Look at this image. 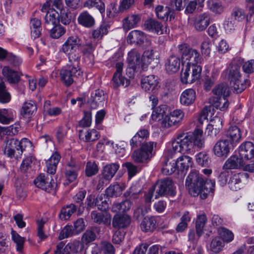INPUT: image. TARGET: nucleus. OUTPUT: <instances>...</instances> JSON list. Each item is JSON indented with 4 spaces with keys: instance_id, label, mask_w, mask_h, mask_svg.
<instances>
[{
    "instance_id": "nucleus-1",
    "label": "nucleus",
    "mask_w": 254,
    "mask_h": 254,
    "mask_svg": "<svg viewBox=\"0 0 254 254\" xmlns=\"http://www.w3.org/2000/svg\"><path fill=\"white\" fill-rule=\"evenodd\" d=\"M202 134L203 131L200 129H196L192 132L177 134L172 140V147L167 151V156L172 158L177 153L187 152L194 147H203L204 140Z\"/></svg>"
},
{
    "instance_id": "nucleus-2",
    "label": "nucleus",
    "mask_w": 254,
    "mask_h": 254,
    "mask_svg": "<svg viewBox=\"0 0 254 254\" xmlns=\"http://www.w3.org/2000/svg\"><path fill=\"white\" fill-rule=\"evenodd\" d=\"M186 186L190 195H198L201 199H205L210 193H213L215 182L207 180L205 182L197 171H191L186 180Z\"/></svg>"
},
{
    "instance_id": "nucleus-3",
    "label": "nucleus",
    "mask_w": 254,
    "mask_h": 254,
    "mask_svg": "<svg viewBox=\"0 0 254 254\" xmlns=\"http://www.w3.org/2000/svg\"><path fill=\"white\" fill-rule=\"evenodd\" d=\"M29 143V140L25 138L21 140L14 138L7 139L3 143V153L8 157L18 159L21 158L25 146Z\"/></svg>"
},
{
    "instance_id": "nucleus-4",
    "label": "nucleus",
    "mask_w": 254,
    "mask_h": 254,
    "mask_svg": "<svg viewBox=\"0 0 254 254\" xmlns=\"http://www.w3.org/2000/svg\"><path fill=\"white\" fill-rule=\"evenodd\" d=\"M179 49L182 55L183 65L193 69L194 66H201L198 64L201 63L203 59L196 50L190 48L185 44L179 45Z\"/></svg>"
},
{
    "instance_id": "nucleus-5",
    "label": "nucleus",
    "mask_w": 254,
    "mask_h": 254,
    "mask_svg": "<svg viewBox=\"0 0 254 254\" xmlns=\"http://www.w3.org/2000/svg\"><path fill=\"white\" fill-rule=\"evenodd\" d=\"M81 45V39L77 36H70L64 43L60 52L68 56V61L74 62V64L76 65L77 61H80V58L79 55L75 52Z\"/></svg>"
},
{
    "instance_id": "nucleus-6",
    "label": "nucleus",
    "mask_w": 254,
    "mask_h": 254,
    "mask_svg": "<svg viewBox=\"0 0 254 254\" xmlns=\"http://www.w3.org/2000/svg\"><path fill=\"white\" fill-rule=\"evenodd\" d=\"M79 62L77 61V65L74 62H70L61 71V78L66 86L70 85L74 81V78H81L83 72L79 67Z\"/></svg>"
},
{
    "instance_id": "nucleus-7",
    "label": "nucleus",
    "mask_w": 254,
    "mask_h": 254,
    "mask_svg": "<svg viewBox=\"0 0 254 254\" xmlns=\"http://www.w3.org/2000/svg\"><path fill=\"white\" fill-rule=\"evenodd\" d=\"M228 79L234 91L236 93H240L244 91L249 83L248 79L245 80L243 82L242 81L240 66L237 65H232L230 68Z\"/></svg>"
},
{
    "instance_id": "nucleus-8",
    "label": "nucleus",
    "mask_w": 254,
    "mask_h": 254,
    "mask_svg": "<svg viewBox=\"0 0 254 254\" xmlns=\"http://www.w3.org/2000/svg\"><path fill=\"white\" fill-rule=\"evenodd\" d=\"M153 186L157 193L155 198L164 195L174 196L176 194V187L172 180L168 178L158 181Z\"/></svg>"
},
{
    "instance_id": "nucleus-9",
    "label": "nucleus",
    "mask_w": 254,
    "mask_h": 254,
    "mask_svg": "<svg viewBox=\"0 0 254 254\" xmlns=\"http://www.w3.org/2000/svg\"><path fill=\"white\" fill-rule=\"evenodd\" d=\"M119 168L120 165L117 163H110L106 165L103 168L101 174L99 176L97 189H102L104 186L108 184Z\"/></svg>"
},
{
    "instance_id": "nucleus-10",
    "label": "nucleus",
    "mask_w": 254,
    "mask_h": 254,
    "mask_svg": "<svg viewBox=\"0 0 254 254\" xmlns=\"http://www.w3.org/2000/svg\"><path fill=\"white\" fill-rule=\"evenodd\" d=\"M202 71L201 66L193 68L183 65L181 73V80L184 84L192 83L199 79Z\"/></svg>"
},
{
    "instance_id": "nucleus-11",
    "label": "nucleus",
    "mask_w": 254,
    "mask_h": 254,
    "mask_svg": "<svg viewBox=\"0 0 254 254\" xmlns=\"http://www.w3.org/2000/svg\"><path fill=\"white\" fill-rule=\"evenodd\" d=\"M239 154L246 165L254 164V144L252 142L243 143L239 147Z\"/></svg>"
},
{
    "instance_id": "nucleus-12",
    "label": "nucleus",
    "mask_w": 254,
    "mask_h": 254,
    "mask_svg": "<svg viewBox=\"0 0 254 254\" xmlns=\"http://www.w3.org/2000/svg\"><path fill=\"white\" fill-rule=\"evenodd\" d=\"M50 2L46 1L41 7V11L46 12L45 16V22L47 25H55L59 21L60 14L54 8H50Z\"/></svg>"
},
{
    "instance_id": "nucleus-13",
    "label": "nucleus",
    "mask_w": 254,
    "mask_h": 254,
    "mask_svg": "<svg viewBox=\"0 0 254 254\" xmlns=\"http://www.w3.org/2000/svg\"><path fill=\"white\" fill-rule=\"evenodd\" d=\"M144 26L146 30L158 35L167 33V27L166 23H163L155 19H149L146 20Z\"/></svg>"
},
{
    "instance_id": "nucleus-14",
    "label": "nucleus",
    "mask_w": 254,
    "mask_h": 254,
    "mask_svg": "<svg viewBox=\"0 0 254 254\" xmlns=\"http://www.w3.org/2000/svg\"><path fill=\"white\" fill-rule=\"evenodd\" d=\"M123 67V64L122 63L119 62L116 64V71L112 78V86L114 88H117L120 86L127 87L130 83L128 80L122 76Z\"/></svg>"
},
{
    "instance_id": "nucleus-15",
    "label": "nucleus",
    "mask_w": 254,
    "mask_h": 254,
    "mask_svg": "<svg viewBox=\"0 0 254 254\" xmlns=\"http://www.w3.org/2000/svg\"><path fill=\"white\" fill-rule=\"evenodd\" d=\"M158 85L157 77L154 75L145 76L141 79V86L145 92H153Z\"/></svg>"
},
{
    "instance_id": "nucleus-16",
    "label": "nucleus",
    "mask_w": 254,
    "mask_h": 254,
    "mask_svg": "<svg viewBox=\"0 0 254 254\" xmlns=\"http://www.w3.org/2000/svg\"><path fill=\"white\" fill-rule=\"evenodd\" d=\"M230 141L227 139H222L216 142L213 147V152L218 157L227 156L230 149Z\"/></svg>"
},
{
    "instance_id": "nucleus-17",
    "label": "nucleus",
    "mask_w": 254,
    "mask_h": 254,
    "mask_svg": "<svg viewBox=\"0 0 254 254\" xmlns=\"http://www.w3.org/2000/svg\"><path fill=\"white\" fill-rule=\"evenodd\" d=\"M210 21V15L207 13H203L194 17L193 26L196 30L202 31L208 26Z\"/></svg>"
},
{
    "instance_id": "nucleus-18",
    "label": "nucleus",
    "mask_w": 254,
    "mask_h": 254,
    "mask_svg": "<svg viewBox=\"0 0 254 254\" xmlns=\"http://www.w3.org/2000/svg\"><path fill=\"white\" fill-rule=\"evenodd\" d=\"M91 217L94 222L98 224H104L109 226L111 223L112 216L110 214L106 212H98L93 211Z\"/></svg>"
},
{
    "instance_id": "nucleus-19",
    "label": "nucleus",
    "mask_w": 254,
    "mask_h": 254,
    "mask_svg": "<svg viewBox=\"0 0 254 254\" xmlns=\"http://www.w3.org/2000/svg\"><path fill=\"white\" fill-rule=\"evenodd\" d=\"M248 174L240 173L233 174L228 182L229 188L233 191H237L242 187V180L247 178Z\"/></svg>"
},
{
    "instance_id": "nucleus-20",
    "label": "nucleus",
    "mask_w": 254,
    "mask_h": 254,
    "mask_svg": "<svg viewBox=\"0 0 254 254\" xmlns=\"http://www.w3.org/2000/svg\"><path fill=\"white\" fill-rule=\"evenodd\" d=\"M246 166L242 157H239V155H234L226 160L223 168L224 170L237 169L242 166L246 168Z\"/></svg>"
},
{
    "instance_id": "nucleus-21",
    "label": "nucleus",
    "mask_w": 254,
    "mask_h": 254,
    "mask_svg": "<svg viewBox=\"0 0 254 254\" xmlns=\"http://www.w3.org/2000/svg\"><path fill=\"white\" fill-rule=\"evenodd\" d=\"M196 99V93L194 89L189 88L185 90L180 97V103L185 106L192 105Z\"/></svg>"
},
{
    "instance_id": "nucleus-22",
    "label": "nucleus",
    "mask_w": 254,
    "mask_h": 254,
    "mask_svg": "<svg viewBox=\"0 0 254 254\" xmlns=\"http://www.w3.org/2000/svg\"><path fill=\"white\" fill-rule=\"evenodd\" d=\"M80 169V165L75 162L71 161L67 163L65 175L69 182L75 180L78 176V172Z\"/></svg>"
},
{
    "instance_id": "nucleus-23",
    "label": "nucleus",
    "mask_w": 254,
    "mask_h": 254,
    "mask_svg": "<svg viewBox=\"0 0 254 254\" xmlns=\"http://www.w3.org/2000/svg\"><path fill=\"white\" fill-rule=\"evenodd\" d=\"M160 218L159 217H145L140 224V228L144 232L153 231L157 227V223Z\"/></svg>"
},
{
    "instance_id": "nucleus-24",
    "label": "nucleus",
    "mask_w": 254,
    "mask_h": 254,
    "mask_svg": "<svg viewBox=\"0 0 254 254\" xmlns=\"http://www.w3.org/2000/svg\"><path fill=\"white\" fill-rule=\"evenodd\" d=\"M127 41L130 44L136 43L141 45L145 41H147V38L143 32L135 30L129 32L127 36Z\"/></svg>"
},
{
    "instance_id": "nucleus-25",
    "label": "nucleus",
    "mask_w": 254,
    "mask_h": 254,
    "mask_svg": "<svg viewBox=\"0 0 254 254\" xmlns=\"http://www.w3.org/2000/svg\"><path fill=\"white\" fill-rule=\"evenodd\" d=\"M37 110V106L33 101L25 102L21 108V115L26 119H30L35 114Z\"/></svg>"
},
{
    "instance_id": "nucleus-26",
    "label": "nucleus",
    "mask_w": 254,
    "mask_h": 254,
    "mask_svg": "<svg viewBox=\"0 0 254 254\" xmlns=\"http://www.w3.org/2000/svg\"><path fill=\"white\" fill-rule=\"evenodd\" d=\"M180 59L176 56H170L165 64L167 72L170 74L175 73L179 70L180 67Z\"/></svg>"
},
{
    "instance_id": "nucleus-27",
    "label": "nucleus",
    "mask_w": 254,
    "mask_h": 254,
    "mask_svg": "<svg viewBox=\"0 0 254 254\" xmlns=\"http://www.w3.org/2000/svg\"><path fill=\"white\" fill-rule=\"evenodd\" d=\"M16 117V112L11 109H0V123L8 125L12 122Z\"/></svg>"
},
{
    "instance_id": "nucleus-28",
    "label": "nucleus",
    "mask_w": 254,
    "mask_h": 254,
    "mask_svg": "<svg viewBox=\"0 0 254 254\" xmlns=\"http://www.w3.org/2000/svg\"><path fill=\"white\" fill-rule=\"evenodd\" d=\"M155 12L156 16L159 19H166L171 21L174 18L173 12L171 9L170 6H163L162 5H158L155 8Z\"/></svg>"
},
{
    "instance_id": "nucleus-29",
    "label": "nucleus",
    "mask_w": 254,
    "mask_h": 254,
    "mask_svg": "<svg viewBox=\"0 0 254 254\" xmlns=\"http://www.w3.org/2000/svg\"><path fill=\"white\" fill-rule=\"evenodd\" d=\"M2 74L10 84L17 83L20 80V75L18 73L10 68L4 66L2 70Z\"/></svg>"
},
{
    "instance_id": "nucleus-30",
    "label": "nucleus",
    "mask_w": 254,
    "mask_h": 254,
    "mask_svg": "<svg viewBox=\"0 0 254 254\" xmlns=\"http://www.w3.org/2000/svg\"><path fill=\"white\" fill-rule=\"evenodd\" d=\"M176 162L177 169L181 171L188 170L192 165V158L187 155H181L177 158Z\"/></svg>"
},
{
    "instance_id": "nucleus-31",
    "label": "nucleus",
    "mask_w": 254,
    "mask_h": 254,
    "mask_svg": "<svg viewBox=\"0 0 254 254\" xmlns=\"http://www.w3.org/2000/svg\"><path fill=\"white\" fill-rule=\"evenodd\" d=\"M104 100V91L97 89L92 93L89 102L92 108H96L98 106L103 105V102Z\"/></svg>"
},
{
    "instance_id": "nucleus-32",
    "label": "nucleus",
    "mask_w": 254,
    "mask_h": 254,
    "mask_svg": "<svg viewBox=\"0 0 254 254\" xmlns=\"http://www.w3.org/2000/svg\"><path fill=\"white\" fill-rule=\"evenodd\" d=\"M130 223V218L127 215H115L113 219L112 225L115 228H124Z\"/></svg>"
},
{
    "instance_id": "nucleus-33",
    "label": "nucleus",
    "mask_w": 254,
    "mask_h": 254,
    "mask_svg": "<svg viewBox=\"0 0 254 254\" xmlns=\"http://www.w3.org/2000/svg\"><path fill=\"white\" fill-rule=\"evenodd\" d=\"M61 159L60 154L55 152L51 157L46 161L47 172L51 174H54L56 172L57 165Z\"/></svg>"
},
{
    "instance_id": "nucleus-34",
    "label": "nucleus",
    "mask_w": 254,
    "mask_h": 254,
    "mask_svg": "<svg viewBox=\"0 0 254 254\" xmlns=\"http://www.w3.org/2000/svg\"><path fill=\"white\" fill-rule=\"evenodd\" d=\"M212 93L216 98H227L230 95V91L227 84L221 83L213 89Z\"/></svg>"
},
{
    "instance_id": "nucleus-35",
    "label": "nucleus",
    "mask_w": 254,
    "mask_h": 254,
    "mask_svg": "<svg viewBox=\"0 0 254 254\" xmlns=\"http://www.w3.org/2000/svg\"><path fill=\"white\" fill-rule=\"evenodd\" d=\"M79 23L83 26L90 28L95 24L94 18L87 11H83L78 17Z\"/></svg>"
},
{
    "instance_id": "nucleus-36",
    "label": "nucleus",
    "mask_w": 254,
    "mask_h": 254,
    "mask_svg": "<svg viewBox=\"0 0 254 254\" xmlns=\"http://www.w3.org/2000/svg\"><path fill=\"white\" fill-rule=\"evenodd\" d=\"M109 25L106 23H102L100 26L92 31V37L97 41L101 40L104 35L108 33Z\"/></svg>"
},
{
    "instance_id": "nucleus-37",
    "label": "nucleus",
    "mask_w": 254,
    "mask_h": 254,
    "mask_svg": "<svg viewBox=\"0 0 254 254\" xmlns=\"http://www.w3.org/2000/svg\"><path fill=\"white\" fill-rule=\"evenodd\" d=\"M127 61L132 68L136 69L141 64V55L136 51H131L128 54Z\"/></svg>"
},
{
    "instance_id": "nucleus-38",
    "label": "nucleus",
    "mask_w": 254,
    "mask_h": 254,
    "mask_svg": "<svg viewBox=\"0 0 254 254\" xmlns=\"http://www.w3.org/2000/svg\"><path fill=\"white\" fill-rule=\"evenodd\" d=\"M140 20V17L138 15L133 14L127 16L124 19L123 27L126 30H129L137 25Z\"/></svg>"
},
{
    "instance_id": "nucleus-39",
    "label": "nucleus",
    "mask_w": 254,
    "mask_h": 254,
    "mask_svg": "<svg viewBox=\"0 0 254 254\" xmlns=\"http://www.w3.org/2000/svg\"><path fill=\"white\" fill-rule=\"evenodd\" d=\"M209 102L212 106L221 111L226 110L229 106L228 101L226 98H216L215 96L210 98Z\"/></svg>"
},
{
    "instance_id": "nucleus-40",
    "label": "nucleus",
    "mask_w": 254,
    "mask_h": 254,
    "mask_svg": "<svg viewBox=\"0 0 254 254\" xmlns=\"http://www.w3.org/2000/svg\"><path fill=\"white\" fill-rule=\"evenodd\" d=\"M79 137L81 140L85 141H93L99 138V132L95 130L91 129L86 131L81 130L79 131Z\"/></svg>"
},
{
    "instance_id": "nucleus-41",
    "label": "nucleus",
    "mask_w": 254,
    "mask_h": 254,
    "mask_svg": "<svg viewBox=\"0 0 254 254\" xmlns=\"http://www.w3.org/2000/svg\"><path fill=\"white\" fill-rule=\"evenodd\" d=\"M34 184L39 188L47 191H50L52 187L51 182H48L47 178L43 174H40L35 180Z\"/></svg>"
},
{
    "instance_id": "nucleus-42",
    "label": "nucleus",
    "mask_w": 254,
    "mask_h": 254,
    "mask_svg": "<svg viewBox=\"0 0 254 254\" xmlns=\"http://www.w3.org/2000/svg\"><path fill=\"white\" fill-rule=\"evenodd\" d=\"M76 207L74 204H70L63 207L59 214L60 218L62 220L68 219L71 215L76 210Z\"/></svg>"
},
{
    "instance_id": "nucleus-43",
    "label": "nucleus",
    "mask_w": 254,
    "mask_h": 254,
    "mask_svg": "<svg viewBox=\"0 0 254 254\" xmlns=\"http://www.w3.org/2000/svg\"><path fill=\"white\" fill-rule=\"evenodd\" d=\"M175 160L167 159L164 161L162 168V173L166 175L172 174L177 169Z\"/></svg>"
},
{
    "instance_id": "nucleus-44",
    "label": "nucleus",
    "mask_w": 254,
    "mask_h": 254,
    "mask_svg": "<svg viewBox=\"0 0 254 254\" xmlns=\"http://www.w3.org/2000/svg\"><path fill=\"white\" fill-rule=\"evenodd\" d=\"M207 217L204 214L197 216L195 222V232L198 236H201L203 233V229L207 222Z\"/></svg>"
},
{
    "instance_id": "nucleus-45",
    "label": "nucleus",
    "mask_w": 254,
    "mask_h": 254,
    "mask_svg": "<svg viewBox=\"0 0 254 254\" xmlns=\"http://www.w3.org/2000/svg\"><path fill=\"white\" fill-rule=\"evenodd\" d=\"M226 135L230 139V142H238L241 138L240 129L236 126L231 127L227 130Z\"/></svg>"
},
{
    "instance_id": "nucleus-46",
    "label": "nucleus",
    "mask_w": 254,
    "mask_h": 254,
    "mask_svg": "<svg viewBox=\"0 0 254 254\" xmlns=\"http://www.w3.org/2000/svg\"><path fill=\"white\" fill-rule=\"evenodd\" d=\"M191 217L189 211H186L181 217L180 222L176 227V230L178 233L184 231L188 227V223L190 221Z\"/></svg>"
},
{
    "instance_id": "nucleus-47",
    "label": "nucleus",
    "mask_w": 254,
    "mask_h": 254,
    "mask_svg": "<svg viewBox=\"0 0 254 254\" xmlns=\"http://www.w3.org/2000/svg\"><path fill=\"white\" fill-rule=\"evenodd\" d=\"M84 6L88 8L95 7L101 13H103L105 10V4L101 0H87L84 3Z\"/></svg>"
},
{
    "instance_id": "nucleus-48",
    "label": "nucleus",
    "mask_w": 254,
    "mask_h": 254,
    "mask_svg": "<svg viewBox=\"0 0 254 254\" xmlns=\"http://www.w3.org/2000/svg\"><path fill=\"white\" fill-rule=\"evenodd\" d=\"M157 143L150 141L143 143L140 149L151 159L155 154L154 148L156 146Z\"/></svg>"
},
{
    "instance_id": "nucleus-49",
    "label": "nucleus",
    "mask_w": 254,
    "mask_h": 254,
    "mask_svg": "<svg viewBox=\"0 0 254 254\" xmlns=\"http://www.w3.org/2000/svg\"><path fill=\"white\" fill-rule=\"evenodd\" d=\"M108 200L109 198L106 194L103 193L99 194L96 198L95 202L98 209L102 211H106L109 207Z\"/></svg>"
},
{
    "instance_id": "nucleus-50",
    "label": "nucleus",
    "mask_w": 254,
    "mask_h": 254,
    "mask_svg": "<svg viewBox=\"0 0 254 254\" xmlns=\"http://www.w3.org/2000/svg\"><path fill=\"white\" fill-rule=\"evenodd\" d=\"M169 111V108L166 105H160L153 110L151 115L152 118L153 120H159Z\"/></svg>"
},
{
    "instance_id": "nucleus-51",
    "label": "nucleus",
    "mask_w": 254,
    "mask_h": 254,
    "mask_svg": "<svg viewBox=\"0 0 254 254\" xmlns=\"http://www.w3.org/2000/svg\"><path fill=\"white\" fill-rule=\"evenodd\" d=\"M132 158L135 162L137 163H147L150 160V158L140 149L133 151L132 154Z\"/></svg>"
},
{
    "instance_id": "nucleus-52",
    "label": "nucleus",
    "mask_w": 254,
    "mask_h": 254,
    "mask_svg": "<svg viewBox=\"0 0 254 254\" xmlns=\"http://www.w3.org/2000/svg\"><path fill=\"white\" fill-rule=\"evenodd\" d=\"M196 161L203 167H208L211 163V160L208 155L205 152H201L195 156Z\"/></svg>"
},
{
    "instance_id": "nucleus-53",
    "label": "nucleus",
    "mask_w": 254,
    "mask_h": 254,
    "mask_svg": "<svg viewBox=\"0 0 254 254\" xmlns=\"http://www.w3.org/2000/svg\"><path fill=\"white\" fill-rule=\"evenodd\" d=\"M11 100V95L6 89L4 83L0 82V102L3 104L8 103Z\"/></svg>"
},
{
    "instance_id": "nucleus-54",
    "label": "nucleus",
    "mask_w": 254,
    "mask_h": 254,
    "mask_svg": "<svg viewBox=\"0 0 254 254\" xmlns=\"http://www.w3.org/2000/svg\"><path fill=\"white\" fill-rule=\"evenodd\" d=\"M12 239L16 244V250L18 252H21L23 248V245L25 242V239L21 237L17 232L11 231Z\"/></svg>"
},
{
    "instance_id": "nucleus-55",
    "label": "nucleus",
    "mask_w": 254,
    "mask_h": 254,
    "mask_svg": "<svg viewBox=\"0 0 254 254\" xmlns=\"http://www.w3.org/2000/svg\"><path fill=\"white\" fill-rule=\"evenodd\" d=\"M209 8L215 13H221L223 11V8L221 2L218 0H209L208 1Z\"/></svg>"
},
{
    "instance_id": "nucleus-56",
    "label": "nucleus",
    "mask_w": 254,
    "mask_h": 254,
    "mask_svg": "<svg viewBox=\"0 0 254 254\" xmlns=\"http://www.w3.org/2000/svg\"><path fill=\"white\" fill-rule=\"evenodd\" d=\"M54 27L50 31V36L52 38L58 39L65 32V29L61 25H53Z\"/></svg>"
},
{
    "instance_id": "nucleus-57",
    "label": "nucleus",
    "mask_w": 254,
    "mask_h": 254,
    "mask_svg": "<svg viewBox=\"0 0 254 254\" xmlns=\"http://www.w3.org/2000/svg\"><path fill=\"white\" fill-rule=\"evenodd\" d=\"M218 232L224 242L229 243L234 239L233 233L225 228H220L218 230Z\"/></svg>"
},
{
    "instance_id": "nucleus-58",
    "label": "nucleus",
    "mask_w": 254,
    "mask_h": 254,
    "mask_svg": "<svg viewBox=\"0 0 254 254\" xmlns=\"http://www.w3.org/2000/svg\"><path fill=\"white\" fill-rule=\"evenodd\" d=\"M69 127H68L60 126L56 131V138L59 143L63 142L66 137L67 133Z\"/></svg>"
},
{
    "instance_id": "nucleus-59",
    "label": "nucleus",
    "mask_w": 254,
    "mask_h": 254,
    "mask_svg": "<svg viewBox=\"0 0 254 254\" xmlns=\"http://www.w3.org/2000/svg\"><path fill=\"white\" fill-rule=\"evenodd\" d=\"M76 234L72 226L66 225L61 230L59 236L60 240H63L68 237H71Z\"/></svg>"
},
{
    "instance_id": "nucleus-60",
    "label": "nucleus",
    "mask_w": 254,
    "mask_h": 254,
    "mask_svg": "<svg viewBox=\"0 0 254 254\" xmlns=\"http://www.w3.org/2000/svg\"><path fill=\"white\" fill-rule=\"evenodd\" d=\"M98 168L95 162H88L86 164L85 174L87 177H91L97 173Z\"/></svg>"
},
{
    "instance_id": "nucleus-61",
    "label": "nucleus",
    "mask_w": 254,
    "mask_h": 254,
    "mask_svg": "<svg viewBox=\"0 0 254 254\" xmlns=\"http://www.w3.org/2000/svg\"><path fill=\"white\" fill-rule=\"evenodd\" d=\"M96 237L94 232L91 230H87L84 232L81 238L82 243L85 244H88L94 241Z\"/></svg>"
},
{
    "instance_id": "nucleus-62",
    "label": "nucleus",
    "mask_w": 254,
    "mask_h": 254,
    "mask_svg": "<svg viewBox=\"0 0 254 254\" xmlns=\"http://www.w3.org/2000/svg\"><path fill=\"white\" fill-rule=\"evenodd\" d=\"M121 189L119 187V184L110 185L106 190V195L107 196L113 197L118 196L120 195V191Z\"/></svg>"
},
{
    "instance_id": "nucleus-63",
    "label": "nucleus",
    "mask_w": 254,
    "mask_h": 254,
    "mask_svg": "<svg viewBox=\"0 0 254 254\" xmlns=\"http://www.w3.org/2000/svg\"><path fill=\"white\" fill-rule=\"evenodd\" d=\"M168 114L174 121H176L178 125L183 119L185 115L184 112L181 109L174 110L171 111Z\"/></svg>"
},
{
    "instance_id": "nucleus-64",
    "label": "nucleus",
    "mask_w": 254,
    "mask_h": 254,
    "mask_svg": "<svg viewBox=\"0 0 254 254\" xmlns=\"http://www.w3.org/2000/svg\"><path fill=\"white\" fill-rule=\"evenodd\" d=\"M223 243L219 238L212 240L210 244V250L214 253H219L223 247Z\"/></svg>"
}]
</instances>
